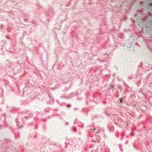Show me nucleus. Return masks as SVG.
I'll use <instances>...</instances> for the list:
<instances>
[{"label":"nucleus","mask_w":152,"mask_h":152,"mask_svg":"<svg viewBox=\"0 0 152 152\" xmlns=\"http://www.w3.org/2000/svg\"><path fill=\"white\" fill-rule=\"evenodd\" d=\"M113 87V86H111V87Z\"/></svg>","instance_id":"4"},{"label":"nucleus","mask_w":152,"mask_h":152,"mask_svg":"<svg viewBox=\"0 0 152 152\" xmlns=\"http://www.w3.org/2000/svg\"><path fill=\"white\" fill-rule=\"evenodd\" d=\"M70 105H69V104H68L67 105V107H70Z\"/></svg>","instance_id":"1"},{"label":"nucleus","mask_w":152,"mask_h":152,"mask_svg":"<svg viewBox=\"0 0 152 152\" xmlns=\"http://www.w3.org/2000/svg\"><path fill=\"white\" fill-rule=\"evenodd\" d=\"M120 101L121 102H122V99H120Z\"/></svg>","instance_id":"2"},{"label":"nucleus","mask_w":152,"mask_h":152,"mask_svg":"<svg viewBox=\"0 0 152 152\" xmlns=\"http://www.w3.org/2000/svg\"><path fill=\"white\" fill-rule=\"evenodd\" d=\"M131 135H133V134H131Z\"/></svg>","instance_id":"3"}]
</instances>
